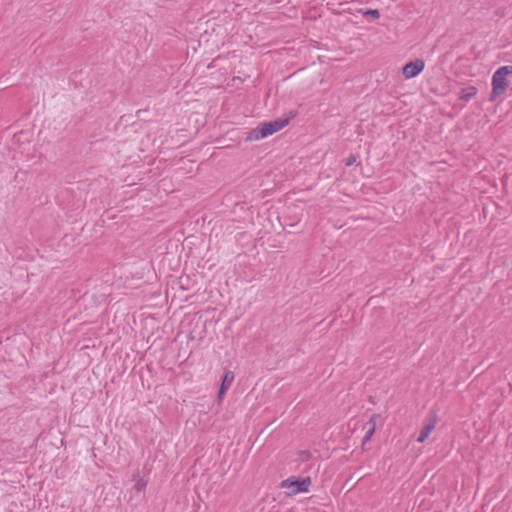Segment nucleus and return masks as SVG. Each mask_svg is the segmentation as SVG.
I'll return each instance as SVG.
<instances>
[{"label": "nucleus", "mask_w": 512, "mask_h": 512, "mask_svg": "<svg viewBox=\"0 0 512 512\" xmlns=\"http://www.w3.org/2000/svg\"><path fill=\"white\" fill-rule=\"evenodd\" d=\"M375 426H376L375 422L370 420L369 428L367 429V431H366V433H365V435H364V437L362 439L361 446H362L363 450H366V444L371 440V438H372V436H373V434L375 432Z\"/></svg>", "instance_id": "6e6552de"}, {"label": "nucleus", "mask_w": 512, "mask_h": 512, "mask_svg": "<svg viewBox=\"0 0 512 512\" xmlns=\"http://www.w3.org/2000/svg\"><path fill=\"white\" fill-rule=\"evenodd\" d=\"M146 486H147V481L142 478H138L134 485V488H135V490L140 492V491L144 490L146 488Z\"/></svg>", "instance_id": "9d476101"}, {"label": "nucleus", "mask_w": 512, "mask_h": 512, "mask_svg": "<svg viewBox=\"0 0 512 512\" xmlns=\"http://www.w3.org/2000/svg\"><path fill=\"white\" fill-rule=\"evenodd\" d=\"M233 381L234 373L232 371L225 372L218 392L219 397L227 391V389L231 386Z\"/></svg>", "instance_id": "423d86ee"}, {"label": "nucleus", "mask_w": 512, "mask_h": 512, "mask_svg": "<svg viewBox=\"0 0 512 512\" xmlns=\"http://www.w3.org/2000/svg\"><path fill=\"white\" fill-rule=\"evenodd\" d=\"M512 74V65H505L499 67L492 76V92L489 100L494 101L497 97L502 95L507 87V76Z\"/></svg>", "instance_id": "f03ea898"}, {"label": "nucleus", "mask_w": 512, "mask_h": 512, "mask_svg": "<svg viewBox=\"0 0 512 512\" xmlns=\"http://www.w3.org/2000/svg\"><path fill=\"white\" fill-rule=\"evenodd\" d=\"M299 456V459L302 461V462H306V461H309L310 458H311V452L308 451V450H302L299 452L298 454Z\"/></svg>", "instance_id": "9b49d317"}, {"label": "nucleus", "mask_w": 512, "mask_h": 512, "mask_svg": "<svg viewBox=\"0 0 512 512\" xmlns=\"http://www.w3.org/2000/svg\"><path fill=\"white\" fill-rule=\"evenodd\" d=\"M477 94V88L474 86H469L462 88L459 93V98L464 101H469L474 98Z\"/></svg>", "instance_id": "0eeeda50"}, {"label": "nucleus", "mask_w": 512, "mask_h": 512, "mask_svg": "<svg viewBox=\"0 0 512 512\" xmlns=\"http://www.w3.org/2000/svg\"><path fill=\"white\" fill-rule=\"evenodd\" d=\"M364 17H372L373 19H379L380 12L377 9L359 10Z\"/></svg>", "instance_id": "1a4fd4ad"}, {"label": "nucleus", "mask_w": 512, "mask_h": 512, "mask_svg": "<svg viewBox=\"0 0 512 512\" xmlns=\"http://www.w3.org/2000/svg\"><path fill=\"white\" fill-rule=\"evenodd\" d=\"M425 67L424 61L416 59L406 63L402 68V73L405 78L410 79L420 74Z\"/></svg>", "instance_id": "39448f33"}, {"label": "nucleus", "mask_w": 512, "mask_h": 512, "mask_svg": "<svg viewBox=\"0 0 512 512\" xmlns=\"http://www.w3.org/2000/svg\"><path fill=\"white\" fill-rule=\"evenodd\" d=\"M436 423L437 415L435 413H429V415L424 420L423 426L417 438L419 443H423L429 437L431 432L435 429Z\"/></svg>", "instance_id": "20e7f679"}, {"label": "nucleus", "mask_w": 512, "mask_h": 512, "mask_svg": "<svg viewBox=\"0 0 512 512\" xmlns=\"http://www.w3.org/2000/svg\"><path fill=\"white\" fill-rule=\"evenodd\" d=\"M311 485L310 477H289L283 480L280 484L282 489H286V493L289 496L296 495L298 493H306L309 491V487Z\"/></svg>", "instance_id": "7ed1b4c3"}, {"label": "nucleus", "mask_w": 512, "mask_h": 512, "mask_svg": "<svg viewBox=\"0 0 512 512\" xmlns=\"http://www.w3.org/2000/svg\"><path fill=\"white\" fill-rule=\"evenodd\" d=\"M356 161V157L354 155H350L346 160H345V165L346 166H351L352 164H354Z\"/></svg>", "instance_id": "f8f14e48"}, {"label": "nucleus", "mask_w": 512, "mask_h": 512, "mask_svg": "<svg viewBox=\"0 0 512 512\" xmlns=\"http://www.w3.org/2000/svg\"><path fill=\"white\" fill-rule=\"evenodd\" d=\"M297 112L294 110L289 111L287 117L278 118L273 121L260 123L256 128L252 129L248 132L246 140L248 141H256L263 138H266L289 124V122L295 118Z\"/></svg>", "instance_id": "f257e3e1"}]
</instances>
